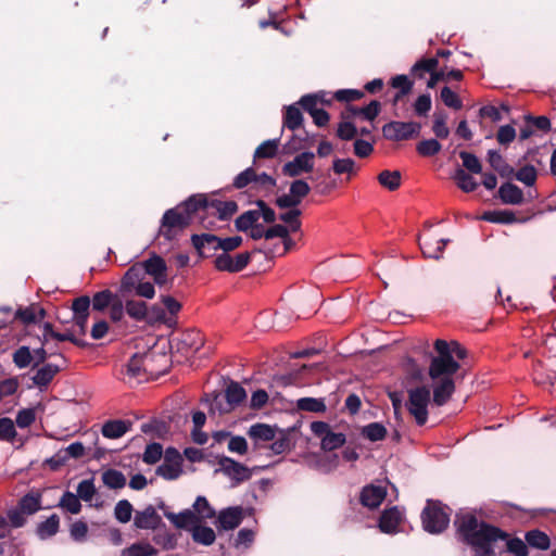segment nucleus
<instances>
[{
    "label": "nucleus",
    "mask_w": 556,
    "mask_h": 556,
    "mask_svg": "<svg viewBox=\"0 0 556 556\" xmlns=\"http://www.w3.org/2000/svg\"><path fill=\"white\" fill-rule=\"evenodd\" d=\"M386 495L387 491L384 488L369 484L363 488L359 502L363 506L374 509L383 502Z\"/></svg>",
    "instance_id": "20"
},
{
    "label": "nucleus",
    "mask_w": 556,
    "mask_h": 556,
    "mask_svg": "<svg viewBox=\"0 0 556 556\" xmlns=\"http://www.w3.org/2000/svg\"><path fill=\"white\" fill-rule=\"evenodd\" d=\"M131 428V421L122 420V419H113L108 420L102 426V434L108 439H118L123 437L127 431Z\"/></svg>",
    "instance_id": "24"
},
{
    "label": "nucleus",
    "mask_w": 556,
    "mask_h": 556,
    "mask_svg": "<svg viewBox=\"0 0 556 556\" xmlns=\"http://www.w3.org/2000/svg\"><path fill=\"white\" fill-rule=\"evenodd\" d=\"M243 520L241 506L227 507L218 513L216 528L219 531H229L238 528Z\"/></svg>",
    "instance_id": "14"
},
{
    "label": "nucleus",
    "mask_w": 556,
    "mask_h": 556,
    "mask_svg": "<svg viewBox=\"0 0 556 556\" xmlns=\"http://www.w3.org/2000/svg\"><path fill=\"white\" fill-rule=\"evenodd\" d=\"M488 156L491 167L502 177L508 178L514 174V168L506 163V161L497 151L490 150Z\"/></svg>",
    "instance_id": "32"
},
{
    "label": "nucleus",
    "mask_w": 556,
    "mask_h": 556,
    "mask_svg": "<svg viewBox=\"0 0 556 556\" xmlns=\"http://www.w3.org/2000/svg\"><path fill=\"white\" fill-rule=\"evenodd\" d=\"M454 526L458 540L475 551L473 556H495L504 552L514 556L529 555L527 542L511 538L496 526L480 521L472 514L456 515Z\"/></svg>",
    "instance_id": "1"
},
{
    "label": "nucleus",
    "mask_w": 556,
    "mask_h": 556,
    "mask_svg": "<svg viewBox=\"0 0 556 556\" xmlns=\"http://www.w3.org/2000/svg\"><path fill=\"white\" fill-rule=\"evenodd\" d=\"M157 549L149 543H134L122 551L121 556H156Z\"/></svg>",
    "instance_id": "41"
},
{
    "label": "nucleus",
    "mask_w": 556,
    "mask_h": 556,
    "mask_svg": "<svg viewBox=\"0 0 556 556\" xmlns=\"http://www.w3.org/2000/svg\"><path fill=\"white\" fill-rule=\"evenodd\" d=\"M15 316L25 324L35 323L45 316V311L36 305L17 309Z\"/></svg>",
    "instance_id": "47"
},
{
    "label": "nucleus",
    "mask_w": 556,
    "mask_h": 556,
    "mask_svg": "<svg viewBox=\"0 0 556 556\" xmlns=\"http://www.w3.org/2000/svg\"><path fill=\"white\" fill-rule=\"evenodd\" d=\"M91 300L87 295L76 298L72 303L74 323L81 334L86 333Z\"/></svg>",
    "instance_id": "16"
},
{
    "label": "nucleus",
    "mask_w": 556,
    "mask_h": 556,
    "mask_svg": "<svg viewBox=\"0 0 556 556\" xmlns=\"http://www.w3.org/2000/svg\"><path fill=\"white\" fill-rule=\"evenodd\" d=\"M227 389L225 391V395L223 396L226 400L227 406L224 407L222 402L219 401L220 394H217L214 399L215 407L220 412H230L236 406L240 405L247 397L245 390L242 388V384H227Z\"/></svg>",
    "instance_id": "13"
},
{
    "label": "nucleus",
    "mask_w": 556,
    "mask_h": 556,
    "mask_svg": "<svg viewBox=\"0 0 556 556\" xmlns=\"http://www.w3.org/2000/svg\"><path fill=\"white\" fill-rule=\"evenodd\" d=\"M197 202L199 220L205 228L213 227L215 223L210 217H217L218 220L230 218L238 210L235 201H220L208 199L203 194L190 197V203Z\"/></svg>",
    "instance_id": "5"
},
{
    "label": "nucleus",
    "mask_w": 556,
    "mask_h": 556,
    "mask_svg": "<svg viewBox=\"0 0 556 556\" xmlns=\"http://www.w3.org/2000/svg\"><path fill=\"white\" fill-rule=\"evenodd\" d=\"M134 526L142 530H157L161 527H165L161 516L152 505H148L141 511H136Z\"/></svg>",
    "instance_id": "15"
},
{
    "label": "nucleus",
    "mask_w": 556,
    "mask_h": 556,
    "mask_svg": "<svg viewBox=\"0 0 556 556\" xmlns=\"http://www.w3.org/2000/svg\"><path fill=\"white\" fill-rule=\"evenodd\" d=\"M152 541L165 551L174 549L177 546V535L168 532L165 527H161L159 531L154 533Z\"/></svg>",
    "instance_id": "33"
},
{
    "label": "nucleus",
    "mask_w": 556,
    "mask_h": 556,
    "mask_svg": "<svg viewBox=\"0 0 556 556\" xmlns=\"http://www.w3.org/2000/svg\"><path fill=\"white\" fill-rule=\"evenodd\" d=\"M60 367L54 364L43 365L34 378V382H50L59 372Z\"/></svg>",
    "instance_id": "60"
},
{
    "label": "nucleus",
    "mask_w": 556,
    "mask_h": 556,
    "mask_svg": "<svg viewBox=\"0 0 556 556\" xmlns=\"http://www.w3.org/2000/svg\"><path fill=\"white\" fill-rule=\"evenodd\" d=\"M102 481L109 489H123L126 485V477L119 470L110 468L102 473Z\"/></svg>",
    "instance_id": "36"
},
{
    "label": "nucleus",
    "mask_w": 556,
    "mask_h": 556,
    "mask_svg": "<svg viewBox=\"0 0 556 556\" xmlns=\"http://www.w3.org/2000/svg\"><path fill=\"white\" fill-rule=\"evenodd\" d=\"M332 169L337 175L355 173V162L352 159H334Z\"/></svg>",
    "instance_id": "62"
},
{
    "label": "nucleus",
    "mask_w": 556,
    "mask_h": 556,
    "mask_svg": "<svg viewBox=\"0 0 556 556\" xmlns=\"http://www.w3.org/2000/svg\"><path fill=\"white\" fill-rule=\"evenodd\" d=\"M60 517L56 514L51 515L47 520L37 525L36 534L41 540H47L59 532Z\"/></svg>",
    "instance_id": "28"
},
{
    "label": "nucleus",
    "mask_w": 556,
    "mask_h": 556,
    "mask_svg": "<svg viewBox=\"0 0 556 556\" xmlns=\"http://www.w3.org/2000/svg\"><path fill=\"white\" fill-rule=\"evenodd\" d=\"M421 125L416 122H390L382 127L383 136L393 141L408 140L417 137Z\"/></svg>",
    "instance_id": "9"
},
{
    "label": "nucleus",
    "mask_w": 556,
    "mask_h": 556,
    "mask_svg": "<svg viewBox=\"0 0 556 556\" xmlns=\"http://www.w3.org/2000/svg\"><path fill=\"white\" fill-rule=\"evenodd\" d=\"M482 219L491 223L508 224L515 222V215L509 211H491L482 215Z\"/></svg>",
    "instance_id": "57"
},
{
    "label": "nucleus",
    "mask_w": 556,
    "mask_h": 556,
    "mask_svg": "<svg viewBox=\"0 0 556 556\" xmlns=\"http://www.w3.org/2000/svg\"><path fill=\"white\" fill-rule=\"evenodd\" d=\"M126 314L136 321H143L148 315L146 302L137 300H128L125 303Z\"/></svg>",
    "instance_id": "35"
},
{
    "label": "nucleus",
    "mask_w": 556,
    "mask_h": 556,
    "mask_svg": "<svg viewBox=\"0 0 556 556\" xmlns=\"http://www.w3.org/2000/svg\"><path fill=\"white\" fill-rule=\"evenodd\" d=\"M16 507L27 516L34 515L41 509V494L39 492H29L22 496Z\"/></svg>",
    "instance_id": "25"
},
{
    "label": "nucleus",
    "mask_w": 556,
    "mask_h": 556,
    "mask_svg": "<svg viewBox=\"0 0 556 556\" xmlns=\"http://www.w3.org/2000/svg\"><path fill=\"white\" fill-rule=\"evenodd\" d=\"M430 393V389H428L426 384H421L408 391L406 407L409 414L415 418L418 426H424L428 420Z\"/></svg>",
    "instance_id": "8"
},
{
    "label": "nucleus",
    "mask_w": 556,
    "mask_h": 556,
    "mask_svg": "<svg viewBox=\"0 0 556 556\" xmlns=\"http://www.w3.org/2000/svg\"><path fill=\"white\" fill-rule=\"evenodd\" d=\"M278 426H270L263 422L252 425L248 430V435L254 441L255 448L258 447L260 442H271L276 439Z\"/></svg>",
    "instance_id": "18"
},
{
    "label": "nucleus",
    "mask_w": 556,
    "mask_h": 556,
    "mask_svg": "<svg viewBox=\"0 0 556 556\" xmlns=\"http://www.w3.org/2000/svg\"><path fill=\"white\" fill-rule=\"evenodd\" d=\"M165 517L177 529L190 530L194 523H200V518L191 509H185L178 514L165 511Z\"/></svg>",
    "instance_id": "22"
},
{
    "label": "nucleus",
    "mask_w": 556,
    "mask_h": 556,
    "mask_svg": "<svg viewBox=\"0 0 556 556\" xmlns=\"http://www.w3.org/2000/svg\"><path fill=\"white\" fill-rule=\"evenodd\" d=\"M403 520L402 511L396 507L384 509L380 515L378 527L382 533L394 534Z\"/></svg>",
    "instance_id": "17"
},
{
    "label": "nucleus",
    "mask_w": 556,
    "mask_h": 556,
    "mask_svg": "<svg viewBox=\"0 0 556 556\" xmlns=\"http://www.w3.org/2000/svg\"><path fill=\"white\" fill-rule=\"evenodd\" d=\"M182 457L175 447H167L164 453V462L155 473L165 480H176L182 473Z\"/></svg>",
    "instance_id": "10"
},
{
    "label": "nucleus",
    "mask_w": 556,
    "mask_h": 556,
    "mask_svg": "<svg viewBox=\"0 0 556 556\" xmlns=\"http://www.w3.org/2000/svg\"><path fill=\"white\" fill-rule=\"evenodd\" d=\"M451 508L438 500H427L420 519L422 528L431 534L442 533L450 523Z\"/></svg>",
    "instance_id": "6"
},
{
    "label": "nucleus",
    "mask_w": 556,
    "mask_h": 556,
    "mask_svg": "<svg viewBox=\"0 0 556 556\" xmlns=\"http://www.w3.org/2000/svg\"><path fill=\"white\" fill-rule=\"evenodd\" d=\"M402 370L409 382L422 381L426 377L425 370L409 357L402 363Z\"/></svg>",
    "instance_id": "34"
},
{
    "label": "nucleus",
    "mask_w": 556,
    "mask_h": 556,
    "mask_svg": "<svg viewBox=\"0 0 556 556\" xmlns=\"http://www.w3.org/2000/svg\"><path fill=\"white\" fill-rule=\"evenodd\" d=\"M140 265L143 267L144 275L148 274L151 277L161 274L162 271H166L167 269L165 261L159 255H153L150 258L140 262Z\"/></svg>",
    "instance_id": "43"
},
{
    "label": "nucleus",
    "mask_w": 556,
    "mask_h": 556,
    "mask_svg": "<svg viewBox=\"0 0 556 556\" xmlns=\"http://www.w3.org/2000/svg\"><path fill=\"white\" fill-rule=\"evenodd\" d=\"M303 122V116L300 109L295 105H290L286 109L283 116V125L290 130L298 129Z\"/></svg>",
    "instance_id": "44"
},
{
    "label": "nucleus",
    "mask_w": 556,
    "mask_h": 556,
    "mask_svg": "<svg viewBox=\"0 0 556 556\" xmlns=\"http://www.w3.org/2000/svg\"><path fill=\"white\" fill-rule=\"evenodd\" d=\"M525 541L527 542L528 546L541 551H546L551 546L549 536L539 529H532L527 531L525 533Z\"/></svg>",
    "instance_id": "26"
},
{
    "label": "nucleus",
    "mask_w": 556,
    "mask_h": 556,
    "mask_svg": "<svg viewBox=\"0 0 556 556\" xmlns=\"http://www.w3.org/2000/svg\"><path fill=\"white\" fill-rule=\"evenodd\" d=\"M144 279V271L140 263L132 265L124 275L121 281V293L132 292Z\"/></svg>",
    "instance_id": "19"
},
{
    "label": "nucleus",
    "mask_w": 556,
    "mask_h": 556,
    "mask_svg": "<svg viewBox=\"0 0 556 556\" xmlns=\"http://www.w3.org/2000/svg\"><path fill=\"white\" fill-rule=\"evenodd\" d=\"M166 361L165 356H157L152 353L134 355L126 367V372L129 379H138L139 381H149L159 379L165 371L156 370L155 363Z\"/></svg>",
    "instance_id": "7"
},
{
    "label": "nucleus",
    "mask_w": 556,
    "mask_h": 556,
    "mask_svg": "<svg viewBox=\"0 0 556 556\" xmlns=\"http://www.w3.org/2000/svg\"><path fill=\"white\" fill-rule=\"evenodd\" d=\"M199 219L197 202L190 203V198L174 208L167 210L163 217L159 236L166 240L175 239L193 219Z\"/></svg>",
    "instance_id": "4"
},
{
    "label": "nucleus",
    "mask_w": 556,
    "mask_h": 556,
    "mask_svg": "<svg viewBox=\"0 0 556 556\" xmlns=\"http://www.w3.org/2000/svg\"><path fill=\"white\" fill-rule=\"evenodd\" d=\"M517 180L521 181L526 186H533L536 181L538 173L534 166L526 165L521 167L516 174Z\"/></svg>",
    "instance_id": "58"
},
{
    "label": "nucleus",
    "mask_w": 556,
    "mask_h": 556,
    "mask_svg": "<svg viewBox=\"0 0 556 556\" xmlns=\"http://www.w3.org/2000/svg\"><path fill=\"white\" fill-rule=\"evenodd\" d=\"M96 494V488L92 479H86L79 482L77 486V496L85 502H90Z\"/></svg>",
    "instance_id": "64"
},
{
    "label": "nucleus",
    "mask_w": 556,
    "mask_h": 556,
    "mask_svg": "<svg viewBox=\"0 0 556 556\" xmlns=\"http://www.w3.org/2000/svg\"><path fill=\"white\" fill-rule=\"evenodd\" d=\"M296 406L301 410L312 413H324L327 409L324 400L315 397H302L298 400Z\"/></svg>",
    "instance_id": "48"
},
{
    "label": "nucleus",
    "mask_w": 556,
    "mask_h": 556,
    "mask_svg": "<svg viewBox=\"0 0 556 556\" xmlns=\"http://www.w3.org/2000/svg\"><path fill=\"white\" fill-rule=\"evenodd\" d=\"M441 144L435 139L422 140L417 144V152L422 156H432L440 152Z\"/></svg>",
    "instance_id": "61"
},
{
    "label": "nucleus",
    "mask_w": 556,
    "mask_h": 556,
    "mask_svg": "<svg viewBox=\"0 0 556 556\" xmlns=\"http://www.w3.org/2000/svg\"><path fill=\"white\" fill-rule=\"evenodd\" d=\"M275 186H276L275 178H273L271 176H269L265 173H262V174L256 173L252 189L267 193V192L273 191Z\"/></svg>",
    "instance_id": "54"
},
{
    "label": "nucleus",
    "mask_w": 556,
    "mask_h": 556,
    "mask_svg": "<svg viewBox=\"0 0 556 556\" xmlns=\"http://www.w3.org/2000/svg\"><path fill=\"white\" fill-rule=\"evenodd\" d=\"M447 242L448 240L427 237L419 242V247L425 257L439 260Z\"/></svg>",
    "instance_id": "23"
},
{
    "label": "nucleus",
    "mask_w": 556,
    "mask_h": 556,
    "mask_svg": "<svg viewBox=\"0 0 556 556\" xmlns=\"http://www.w3.org/2000/svg\"><path fill=\"white\" fill-rule=\"evenodd\" d=\"M388 434L387 428L380 422H370L363 427L362 435L371 442L383 440Z\"/></svg>",
    "instance_id": "38"
},
{
    "label": "nucleus",
    "mask_w": 556,
    "mask_h": 556,
    "mask_svg": "<svg viewBox=\"0 0 556 556\" xmlns=\"http://www.w3.org/2000/svg\"><path fill=\"white\" fill-rule=\"evenodd\" d=\"M455 392V384H435L433 389V404L437 406L444 405Z\"/></svg>",
    "instance_id": "51"
},
{
    "label": "nucleus",
    "mask_w": 556,
    "mask_h": 556,
    "mask_svg": "<svg viewBox=\"0 0 556 556\" xmlns=\"http://www.w3.org/2000/svg\"><path fill=\"white\" fill-rule=\"evenodd\" d=\"M345 441V434L336 433L330 430L326 435H324L320 445L324 451L330 452L343 446Z\"/></svg>",
    "instance_id": "46"
},
{
    "label": "nucleus",
    "mask_w": 556,
    "mask_h": 556,
    "mask_svg": "<svg viewBox=\"0 0 556 556\" xmlns=\"http://www.w3.org/2000/svg\"><path fill=\"white\" fill-rule=\"evenodd\" d=\"M296 427H291L288 429H280L277 431L279 433V437L276 435V439L270 444L269 448L270 451L276 454H282L286 451H289L291 448V440H290V433L295 431Z\"/></svg>",
    "instance_id": "30"
},
{
    "label": "nucleus",
    "mask_w": 556,
    "mask_h": 556,
    "mask_svg": "<svg viewBox=\"0 0 556 556\" xmlns=\"http://www.w3.org/2000/svg\"><path fill=\"white\" fill-rule=\"evenodd\" d=\"M435 355L428 369L429 377L437 382H453L467 378V350L456 341L438 339L434 342Z\"/></svg>",
    "instance_id": "2"
},
{
    "label": "nucleus",
    "mask_w": 556,
    "mask_h": 556,
    "mask_svg": "<svg viewBox=\"0 0 556 556\" xmlns=\"http://www.w3.org/2000/svg\"><path fill=\"white\" fill-rule=\"evenodd\" d=\"M217 463L223 473L233 481L232 485H238L252 477V471L247 466L231 457L220 456Z\"/></svg>",
    "instance_id": "11"
},
{
    "label": "nucleus",
    "mask_w": 556,
    "mask_h": 556,
    "mask_svg": "<svg viewBox=\"0 0 556 556\" xmlns=\"http://www.w3.org/2000/svg\"><path fill=\"white\" fill-rule=\"evenodd\" d=\"M438 67L435 58L422 59L418 61L412 68L415 76L422 78L426 73H432Z\"/></svg>",
    "instance_id": "56"
},
{
    "label": "nucleus",
    "mask_w": 556,
    "mask_h": 556,
    "mask_svg": "<svg viewBox=\"0 0 556 556\" xmlns=\"http://www.w3.org/2000/svg\"><path fill=\"white\" fill-rule=\"evenodd\" d=\"M321 351L309 348L303 349L289 354V358L278 365L274 374V380L277 382H296L301 380L318 379L327 369L326 361H314L316 356H320Z\"/></svg>",
    "instance_id": "3"
},
{
    "label": "nucleus",
    "mask_w": 556,
    "mask_h": 556,
    "mask_svg": "<svg viewBox=\"0 0 556 556\" xmlns=\"http://www.w3.org/2000/svg\"><path fill=\"white\" fill-rule=\"evenodd\" d=\"M192 511L200 518V521L202 519H212L216 516L215 509L210 505L205 496H198L195 498Z\"/></svg>",
    "instance_id": "42"
},
{
    "label": "nucleus",
    "mask_w": 556,
    "mask_h": 556,
    "mask_svg": "<svg viewBox=\"0 0 556 556\" xmlns=\"http://www.w3.org/2000/svg\"><path fill=\"white\" fill-rule=\"evenodd\" d=\"M192 243L200 255L208 257L213 251L219 250L220 238L211 233L193 235Z\"/></svg>",
    "instance_id": "21"
},
{
    "label": "nucleus",
    "mask_w": 556,
    "mask_h": 556,
    "mask_svg": "<svg viewBox=\"0 0 556 556\" xmlns=\"http://www.w3.org/2000/svg\"><path fill=\"white\" fill-rule=\"evenodd\" d=\"M380 112V103L376 100L371 101L367 106L358 109L355 106H349L346 111L343 113V118H349L350 116L355 115H364V117L368 121H372L377 117Z\"/></svg>",
    "instance_id": "31"
},
{
    "label": "nucleus",
    "mask_w": 556,
    "mask_h": 556,
    "mask_svg": "<svg viewBox=\"0 0 556 556\" xmlns=\"http://www.w3.org/2000/svg\"><path fill=\"white\" fill-rule=\"evenodd\" d=\"M501 200L506 204L517 205L523 200V193L519 187L510 182L502 185L498 189Z\"/></svg>",
    "instance_id": "27"
},
{
    "label": "nucleus",
    "mask_w": 556,
    "mask_h": 556,
    "mask_svg": "<svg viewBox=\"0 0 556 556\" xmlns=\"http://www.w3.org/2000/svg\"><path fill=\"white\" fill-rule=\"evenodd\" d=\"M163 455V446L160 443L153 442L146 446L142 455L143 463L148 465L156 464Z\"/></svg>",
    "instance_id": "53"
},
{
    "label": "nucleus",
    "mask_w": 556,
    "mask_h": 556,
    "mask_svg": "<svg viewBox=\"0 0 556 556\" xmlns=\"http://www.w3.org/2000/svg\"><path fill=\"white\" fill-rule=\"evenodd\" d=\"M261 217V212L255 210H250L241 214L236 219V228L239 231H248L251 227H253Z\"/></svg>",
    "instance_id": "45"
},
{
    "label": "nucleus",
    "mask_w": 556,
    "mask_h": 556,
    "mask_svg": "<svg viewBox=\"0 0 556 556\" xmlns=\"http://www.w3.org/2000/svg\"><path fill=\"white\" fill-rule=\"evenodd\" d=\"M313 152H303L296 155L292 161L282 166V173L289 177H298L302 174L311 173L314 169Z\"/></svg>",
    "instance_id": "12"
},
{
    "label": "nucleus",
    "mask_w": 556,
    "mask_h": 556,
    "mask_svg": "<svg viewBox=\"0 0 556 556\" xmlns=\"http://www.w3.org/2000/svg\"><path fill=\"white\" fill-rule=\"evenodd\" d=\"M401 173L399 170H382L378 175L379 184L390 191H394L401 186Z\"/></svg>",
    "instance_id": "40"
},
{
    "label": "nucleus",
    "mask_w": 556,
    "mask_h": 556,
    "mask_svg": "<svg viewBox=\"0 0 556 556\" xmlns=\"http://www.w3.org/2000/svg\"><path fill=\"white\" fill-rule=\"evenodd\" d=\"M115 296L116 295H114L108 289L94 293L91 299L92 309L103 312L105 308L110 306Z\"/></svg>",
    "instance_id": "50"
},
{
    "label": "nucleus",
    "mask_w": 556,
    "mask_h": 556,
    "mask_svg": "<svg viewBox=\"0 0 556 556\" xmlns=\"http://www.w3.org/2000/svg\"><path fill=\"white\" fill-rule=\"evenodd\" d=\"M43 339L47 343L49 339H55L58 341H72L74 344L79 346H85V342L74 337V334L70 331L65 333H59L53 331L51 324L47 323L43 326Z\"/></svg>",
    "instance_id": "39"
},
{
    "label": "nucleus",
    "mask_w": 556,
    "mask_h": 556,
    "mask_svg": "<svg viewBox=\"0 0 556 556\" xmlns=\"http://www.w3.org/2000/svg\"><path fill=\"white\" fill-rule=\"evenodd\" d=\"M132 505L127 500L117 502L114 508V517L122 523H126L131 519Z\"/></svg>",
    "instance_id": "55"
},
{
    "label": "nucleus",
    "mask_w": 556,
    "mask_h": 556,
    "mask_svg": "<svg viewBox=\"0 0 556 556\" xmlns=\"http://www.w3.org/2000/svg\"><path fill=\"white\" fill-rule=\"evenodd\" d=\"M453 179L455 180L458 188L464 192H472L478 187V182L475 180V178L470 174L466 173V170L463 168H457L455 170Z\"/></svg>",
    "instance_id": "37"
},
{
    "label": "nucleus",
    "mask_w": 556,
    "mask_h": 556,
    "mask_svg": "<svg viewBox=\"0 0 556 556\" xmlns=\"http://www.w3.org/2000/svg\"><path fill=\"white\" fill-rule=\"evenodd\" d=\"M278 147L279 139L266 140L256 148L254 159H271L277 154Z\"/></svg>",
    "instance_id": "49"
},
{
    "label": "nucleus",
    "mask_w": 556,
    "mask_h": 556,
    "mask_svg": "<svg viewBox=\"0 0 556 556\" xmlns=\"http://www.w3.org/2000/svg\"><path fill=\"white\" fill-rule=\"evenodd\" d=\"M459 157L463 161L464 167L468 169L470 173L480 174L482 172V165L475 154L462 151L459 153Z\"/></svg>",
    "instance_id": "59"
},
{
    "label": "nucleus",
    "mask_w": 556,
    "mask_h": 556,
    "mask_svg": "<svg viewBox=\"0 0 556 556\" xmlns=\"http://www.w3.org/2000/svg\"><path fill=\"white\" fill-rule=\"evenodd\" d=\"M255 175H256V172L254 170V168L249 167L236 176V178L233 180V186L237 189H242L250 185L252 188L253 184H254Z\"/></svg>",
    "instance_id": "63"
},
{
    "label": "nucleus",
    "mask_w": 556,
    "mask_h": 556,
    "mask_svg": "<svg viewBox=\"0 0 556 556\" xmlns=\"http://www.w3.org/2000/svg\"><path fill=\"white\" fill-rule=\"evenodd\" d=\"M59 506L66 509L71 514H78L81 509V504L77 494L70 491L64 492L62 495Z\"/></svg>",
    "instance_id": "52"
},
{
    "label": "nucleus",
    "mask_w": 556,
    "mask_h": 556,
    "mask_svg": "<svg viewBox=\"0 0 556 556\" xmlns=\"http://www.w3.org/2000/svg\"><path fill=\"white\" fill-rule=\"evenodd\" d=\"M190 531L192 540L198 544L210 546L216 540V534L214 530L210 527L201 526L200 523H194Z\"/></svg>",
    "instance_id": "29"
}]
</instances>
